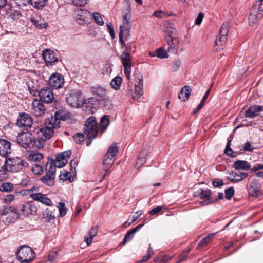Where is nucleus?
I'll return each mask as SVG.
<instances>
[{"label":"nucleus","mask_w":263,"mask_h":263,"mask_svg":"<svg viewBox=\"0 0 263 263\" xmlns=\"http://www.w3.org/2000/svg\"><path fill=\"white\" fill-rule=\"evenodd\" d=\"M249 193L253 197H258L261 194L260 185L257 180H253L250 183Z\"/></svg>","instance_id":"a878e982"},{"label":"nucleus","mask_w":263,"mask_h":263,"mask_svg":"<svg viewBox=\"0 0 263 263\" xmlns=\"http://www.w3.org/2000/svg\"><path fill=\"white\" fill-rule=\"evenodd\" d=\"M9 172H18L28 166V163L18 157L5 160L4 163Z\"/></svg>","instance_id":"423d86ee"},{"label":"nucleus","mask_w":263,"mask_h":263,"mask_svg":"<svg viewBox=\"0 0 263 263\" xmlns=\"http://www.w3.org/2000/svg\"><path fill=\"white\" fill-rule=\"evenodd\" d=\"M65 118L62 111H56L54 116L48 118L45 121L44 126L36 132L39 139L36 147L39 148L44 146L45 141L53 137L55 130L60 127V120H64Z\"/></svg>","instance_id":"f257e3e1"},{"label":"nucleus","mask_w":263,"mask_h":263,"mask_svg":"<svg viewBox=\"0 0 263 263\" xmlns=\"http://www.w3.org/2000/svg\"><path fill=\"white\" fill-rule=\"evenodd\" d=\"M233 167L236 170H248L250 168L251 165L246 161L237 160L234 163Z\"/></svg>","instance_id":"cd10ccee"},{"label":"nucleus","mask_w":263,"mask_h":263,"mask_svg":"<svg viewBox=\"0 0 263 263\" xmlns=\"http://www.w3.org/2000/svg\"><path fill=\"white\" fill-rule=\"evenodd\" d=\"M15 196L13 194H9L6 195L4 199V201L5 203H9L14 200Z\"/></svg>","instance_id":"0e129e2a"},{"label":"nucleus","mask_w":263,"mask_h":263,"mask_svg":"<svg viewBox=\"0 0 263 263\" xmlns=\"http://www.w3.org/2000/svg\"><path fill=\"white\" fill-rule=\"evenodd\" d=\"M42 57L47 64L52 65L58 61L55 53L49 49H46L43 51Z\"/></svg>","instance_id":"dca6fc26"},{"label":"nucleus","mask_w":263,"mask_h":263,"mask_svg":"<svg viewBox=\"0 0 263 263\" xmlns=\"http://www.w3.org/2000/svg\"><path fill=\"white\" fill-rule=\"evenodd\" d=\"M72 1L76 6H83L87 3V0H72Z\"/></svg>","instance_id":"774afa93"},{"label":"nucleus","mask_w":263,"mask_h":263,"mask_svg":"<svg viewBox=\"0 0 263 263\" xmlns=\"http://www.w3.org/2000/svg\"><path fill=\"white\" fill-rule=\"evenodd\" d=\"M216 234V233H214L209 234L207 236L205 237L201 240V241L198 243V246L201 247L209 244L211 242L212 239L214 238Z\"/></svg>","instance_id":"79ce46f5"},{"label":"nucleus","mask_w":263,"mask_h":263,"mask_svg":"<svg viewBox=\"0 0 263 263\" xmlns=\"http://www.w3.org/2000/svg\"><path fill=\"white\" fill-rule=\"evenodd\" d=\"M111 71L110 66L109 64H105L102 69V73L103 74H106L110 73Z\"/></svg>","instance_id":"69168bd1"},{"label":"nucleus","mask_w":263,"mask_h":263,"mask_svg":"<svg viewBox=\"0 0 263 263\" xmlns=\"http://www.w3.org/2000/svg\"><path fill=\"white\" fill-rule=\"evenodd\" d=\"M64 79L62 74L59 73H52L48 80L49 85L54 89H59L63 87Z\"/></svg>","instance_id":"9b49d317"},{"label":"nucleus","mask_w":263,"mask_h":263,"mask_svg":"<svg viewBox=\"0 0 263 263\" xmlns=\"http://www.w3.org/2000/svg\"><path fill=\"white\" fill-rule=\"evenodd\" d=\"M10 153V143L6 140L0 139V155L4 157Z\"/></svg>","instance_id":"b1692460"},{"label":"nucleus","mask_w":263,"mask_h":263,"mask_svg":"<svg viewBox=\"0 0 263 263\" xmlns=\"http://www.w3.org/2000/svg\"><path fill=\"white\" fill-rule=\"evenodd\" d=\"M138 218V216H129L128 219L125 221L123 224L122 226V227H126V224L128 226H130L133 222H135Z\"/></svg>","instance_id":"680f3d73"},{"label":"nucleus","mask_w":263,"mask_h":263,"mask_svg":"<svg viewBox=\"0 0 263 263\" xmlns=\"http://www.w3.org/2000/svg\"><path fill=\"white\" fill-rule=\"evenodd\" d=\"M127 37L125 35V33H123L122 31H120L119 32V41L121 44L122 47L124 48V51H128V44H126L124 42V39L127 40Z\"/></svg>","instance_id":"c03bdc74"},{"label":"nucleus","mask_w":263,"mask_h":263,"mask_svg":"<svg viewBox=\"0 0 263 263\" xmlns=\"http://www.w3.org/2000/svg\"><path fill=\"white\" fill-rule=\"evenodd\" d=\"M189 252L190 250H185L183 252L182 254L179 256V260L176 263H180L182 261L186 260Z\"/></svg>","instance_id":"e2e57ef3"},{"label":"nucleus","mask_w":263,"mask_h":263,"mask_svg":"<svg viewBox=\"0 0 263 263\" xmlns=\"http://www.w3.org/2000/svg\"><path fill=\"white\" fill-rule=\"evenodd\" d=\"M122 82V78L119 76H116L111 81L110 85L112 88L118 90L120 88Z\"/></svg>","instance_id":"72a5a7b5"},{"label":"nucleus","mask_w":263,"mask_h":263,"mask_svg":"<svg viewBox=\"0 0 263 263\" xmlns=\"http://www.w3.org/2000/svg\"><path fill=\"white\" fill-rule=\"evenodd\" d=\"M262 110L260 106H252L250 107L245 112V116L246 118H253L257 116L259 112Z\"/></svg>","instance_id":"5701e85b"},{"label":"nucleus","mask_w":263,"mask_h":263,"mask_svg":"<svg viewBox=\"0 0 263 263\" xmlns=\"http://www.w3.org/2000/svg\"><path fill=\"white\" fill-rule=\"evenodd\" d=\"M196 195H199L200 198L202 199H204L203 201L200 202L202 205H208L214 201H216L217 199L215 200L210 198L211 195V191L209 189L203 190L199 189L197 192H195Z\"/></svg>","instance_id":"4468645a"},{"label":"nucleus","mask_w":263,"mask_h":263,"mask_svg":"<svg viewBox=\"0 0 263 263\" xmlns=\"http://www.w3.org/2000/svg\"><path fill=\"white\" fill-rule=\"evenodd\" d=\"M130 14L129 13L124 15L123 16V24L120 27V31H122V32L125 33V35L127 36H129V29L130 28Z\"/></svg>","instance_id":"4be33fe9"},{"label":"nucleus","mask_w":263,"mask_h":263,"mask_svg":"<svg viewBox=\"0 0 263 263\" xmlns=\"http://www.w3.org/2000/svg\"><path fill=\"white\" fill-rule=\"evenodd\" d=\"M84 137H85L84 134L79 133L74 135L73 139L76 142L81 144L84 141Z\"/></svg>","instance_id":"4d7b16f0"},{"label":"nucleus","mask_w":263,"mask_h":263,"mask_svg":"<svg viewBox=\"0 0 263 263\" xmlns=\"http://www.w3.org/2000/svg\"><path fill=\"white\" fill-rule=\"evenodd\" d=\"M165 32L167 34V37H173L176 33V29L170 24L165 25L164 29Z\"/></svg>","instance_id":"ea45409f"},{"label":"nucleus","mask_w":263,"mask_h":263,"mask_svg":"<svg viewBox=\"0 0 263 263\" xmlns=\"http://www.w3.org/2000/svg\"><path fill=\"white\" fill-rule=\"evenodd\" d=\"M32 124V118L27 114H22L17 121V125L21 127L29 128Z\"/></svg>","instance_id":"aec40b11"},{"label":"nucleus","mask_w":263,"mask_h":263,"mask_svg":"<svg viewBox=\"0 0 263 263\" xmlns=\"http://www.w3.org/2000/svg\"><path fill=\"white\" fill-rule=\"evenodd\" d=\"M14 190V185L9 182H4L0 185V191L2 192H10Z\"/></svg>","instance_id":"58836bf2"},{"label":"nucleus","mask_w":263,"mask_h":263,"mask_svg":"<svg viewBox=\"0 0 263 263\" xmlns=\"http://www.w3.org/2000/svg\"><path fill=\"white\" fill-rule=\"evenodd\" d=\"M71 152L67 151L57 155L55 159L52 161L58 168H62L67 163Z\"/></svg>","instance_id":"f8f14e48"},{"label":"nucleus","mask_w":263,"mask_h":263,"mask_svg":"<svg viewBox=\"0 0 263 263\" xmlns=\"http://www.w3.org/2000/svg\"><path fill=\"white\" fill-rule=\"evenodd\" d=\"M40 100L46 103H51L54 99L52 90L48 87L41 89L38 93Z\"/></svg>","instance_id":"2eb2a0df"},{"label":"nucleus","mask_w":263,"mask_h":263,"mask_svg":"<svg viewBox=\"0 0 263 263\" xmlns=\"http://www.w3.org/2000/svg\"><path fill=\"white\" fill-rule=\"evenodd\" d=\"M146 155L145 152H143L140 154L135 165V167L137 169H139L145 162Z\"/></svg>","instance_id":"a19ab883"},{"label":"nucleus","mask_w":263,"mask_h":263,"mask_svg":"<svg viewBox=\"0 0 263 263\" xmlns=\"http://www.w3.org/2000/svg\"><path fill=\"white\" fill-rule=\"evenodd\" d=\"M156 57L160 59H165L168 57V54L166 50L160 47L156 50Z\"/></svg>","instance_id":"37998d69"},{"label":"nucleus","mask_w":263,"mask_h":263,"mask_svg":"<svg viewBox=\"0 0 263 263\" xmlns=\"http://www.w3.org/2000/svg\"><path fill=\"white\" fill-rule=\"evenodd\" d=\"M57 208L59 211V214L61 217H64L67 212V209L65 206V204L63 202H59L58 204Z\"/></svg>","instance_id":"3c124183"},{"label":"nucleus","mask_w":263,"mask_h":263,"mask_svg":"<svg viewBox=\"0 0 263 263\" xmlns=\"http://www.w3.org/2000/svg\"><path fill=\"white\" fill-rule=\"evenodd\" d=\"M16 140L18 144L24 148H33L36 143L33 136L29 133H20Z\"/></svg>","instance_id":"0eeeda50"},{"label":"nucleus","mask_w":263,"mask_h":263,"mask_svg":"<svg viewBox=\"0 0 263 263\" xmlns=\"http://www.w3.org/2000/svg\"><path fill=\"white\" fill-rule=\"evenodd\" d=\"M190 93L191 89L190 87L188 86H185L182 88L180 93L179 94L178 97L183 101H185L188 99Z\"/></svg>","instance_id":"c85d7f7f"},{"label":"nucleus","mask_w":263,"mask_h":263,"mask_svg":"<svg viewBox=\"0 0 263 263\" xmlns=\"http://www.w3.org/2000/svg\"><path fill=\"white\" fill-rule=\"evenodd\" d=\"M45 111V106L37 99H34L32 103V112L36 117L43 115Z\"/></svg>","instance_id":"6ab92c4d"},{"label":"nucleus","mask_w":263,"mask_h":263,"mask_svg":"<svg viewBox=\"0 0 263 263\" xmlns=\"http://www.w3.org/2000/svg\"><path fill=\"white\" fill-rule=\"evenodd\" d=\"M98 122L95 117L91 116L88 118L84 127L86 141V145L89 146L93 139L96 138L98 134Z\"/></svg>","instance_id":"f03ea898"},{"label":"nucleus","mask_w":263,"mask_h":263,"mask_svg":"<svg viewBox=\"0 0 263 263\" xmlns=\"http://www.w3.org/2000/svg\"><path fill=\"white\" fill-rule=\"evenodd\" d=\"M172 257V256H168L167 255H161L156 258L154 259V261L156 263H166L171 259Z\"/></svg>","instance_id":"864d4df0"},{"label":"nucleus","mask_w":263,"mask_h":263,"mask_svg":"<svg viewBox=\"0 0 263 263\" xmlns=\"http://www.w3.org/2000/svg\"><path fill=\"white\" fill-rule=\"evenodd\" d=\"M46 0H30L29 4L37 9H42L46 4Z\"/></svg>","instance_id":"2f4dec72"},{"label":"nucleus","mask_w":263,"mask_h":263,"mask_svg":"<svg viewBox=\"0 0 263 263\" xmlns=\"http://www.w3.org/2000/svg\"><path fill=\"white\" fill-rule=\"evenodd\" d=\"M57 166L54 165V163L52 161H48L46 166V173L55 176Z\"/></svg>","instance_id":"c9c22d12"},{"label":"nucleus","mask_w":263,"mask_h":263,"mask_svg":"<svg viewBox=\"0 0 263 263\" xmlns=\"http://www.w3.org/2000/svg\"><path fill=\"white\" fill-rule=\"evenodd\" d=\"M166 41L168 46V51L176 53L179 48V40L176 37H167Z\"/></svg>","instance_id":"393cba45"},{"label":"nucleus","mask_w":263,"mask_h":263,"mask_svg":"<svg viewBox=\"0 0 263 263\" xmlns=\"http://www.w3.org/2000/svg\"><path fill=\"white\" fill-rule=\"evenodd\" d=\"M43 217L47 221L52 220L55 218L52 212L49 208H46L44 211Z\"/></svg>","instance_id":"de8ad7c7"},{"label":"nucleus","mask_w":263,"mask_h":263,"mask_svg":"<svg viewBox=\"0 0 263 263\" xmlns=\"http://www.w3.org/2000/svg\"><path fill=\"white\" fill-rule=\"evenodd\" d=\"M109 124V117L108 116H104L100 121V129L101 132H104L107 128Z\"/></svg>","instance_id":"e433bc0d"},{"label":"nucleus","mask_w":263,"mask_h":263,"mask_svg":"<svg viewBox=\"0 0 263 263\" xmlns=\"http://www.w3.org/2000/svg\"><path fill=\"white\" fill-rule=\"evenodd\" d=\"M248 174L241 172H231L229 174L228 179L231 182L236 183L246 178Z\"/></svg>","instance_id":"412c9836"},{"label":"nucleus","mask_w":263,"mask_h":263,"mask_svg":"<svg viewBox=\"0 0 263 263\" xmlns=\"http://www.w3.org/2000/svg\"><path fill=\"white\" fill-rule=\"evenodd\" d=\"M83 101V96L78 90L70 92L66 97L67 104L73 107H80Z\"/></svg>","instance_id":"6e6552de"},{"label":"nucleus","mask_w":263,"mask_h":263,"mask_svg":"<svg viewBox=\"0 0 263 263\" xmlns=\"http://www.w3.org/2000/svg\"><path fill=\"white\" fill-rule=\"evenodd\" d=\"M57 253L56 251L50 252L48 255V258L45 263H53L57 259Z\"/></svg>","instance_id":"13d9d810"},{"label":"nucleus","mask_w":263,"mask_h":263,"mask_svg":"<svg viewBox=\"0 0 263 263\" xmlns=\"http://www.w3.org/2000/svg\"><path fill=\"white\" fill-rule=\"evenodd\" d=\"M231 140H229L227 144L226 149L224 150V153L228 156H231L232 157H234L235 156L234 154V152L233 150L230 148V143Z\"/></svg>","instance_id":"bf43d9fd"},{"label":"nucleus","mask_w":263,"mask_h":263,"mask_svg":"<svg viewBox=\"0 0 263 263\" xmlns=\"http://www.w3.org/2000/svg\"><path fill=\"white\" fill-rule=\"evenodd\" d=\"M81 105H82L83 110L88 114H93L96 110L95 107L89 106L87 103H84L83 101Z\"/></svg>","instance_id":"8fccbe9b"},{"label":"nucleus","mask_w":263,"mask_h":263,"mask_svg":"<svg viewBox=\"0 0 263 263\" xmlns=\"http://www.w3.org/2000/svg\"><path fill=\"white\" fill-rule=\"evenodd\" d=\"M43 155L42 153L33 152L30 153L27 156L28 160L32 162L40 161L43 159Z\"/></svg>","instance_id":"c756f323"},{"label":"nucleus","mask_w":263,"mask_h":263,"mask_svg":"<svg viewBox=\"0 0 263 263\" xmlns=\"http://www.w3.org/2000/svg\"><path fill=\"white\" fill-rule=\"evenodd\" d=\"M234 194L233 187H229L225 190V197L227 199H230Z\"/></svg>","instance_id":"052dcab7"},{"label":"nucleus","mask_w":263,"mask_h":263,"mask_svg":"<svg viewBox=\"0 0 263 263\" xmlns=\"http://www.w3.org/2000/svg\"><path fill=\"white\" fill-rule=\"evenodd\" d=\"M118 151V147L116 144H112L109 147L106 154L104 156L102 162V169L107 172L108 171L116 159V156Z\"/></svg>","instance_id":"20e7f679"},{"label":"nucleus","mask_w":263,"mask_h":263,"mask_svg":"<svg viewBox=\"0 0 263 263\" xmlns=\"http://www.w3.org/2000/svg\"><path fill=\"white\" fill-rule=\"evenodd\" d=\"M135 92L133 94V98L138 100L143 95V77L140 73L135 76Z\"/></svg>","instance_id":"ddd939ff"},{"label":"nucleus","mask_w":263,"mask_h":263,"mask_svg":"<svg viewBox=\"0 0 263 263\" xmlns=\"http://www.w3.org/2000/svg\"><path fill=\"white\" fill-rule=\"evenodd\" d=\"M92 16L95 21L98 25L100 26H102L104 25V21L99 13L97 12H94L92 14Z\"/></svg>","instance_id":"6e6d98bb"},{"label":"nucleus","mask_w":263,"mask_h":263,"mask_svg":"<svg viewBox=\"0 0 263 263\" xmlns=\"http://www.w3.org/2000/svg\"><path fill=\"white\" fill-rule=\"evenodd\" d=\"M16 256L21 263H29L35 258V253L31 247L24 245L19 248Z\"/></svg>","instance_id":"39448f33"},{"label":"nucleus","mask_w":263,"mask_h":263,"mask_svg":"<svg viewBox=\"0 0 263 263\" xmlns=\"http://www.w3.org/2000/svg\"><path fill=\"white\" fill-rule=\"evenodd\" d=\"M153 254V252L152 248L151 247V245H149V247L147 249V253L142 257V259L141 260H139L138 262L139 263H142L144 262L147 261L152 256Z\"/></svg>","instance_id":"603ef678"},{"label":"nucleus","mask_w":263,"mask_h":263,"mask_svg":"<svg viewBox=\"0 0 263 263\" xmlns=\"http://www.w3.org/2000/svg\"><path fill=\"white\" fill-rule=\"evenodd\" d=\"M101 102L105 110H110L113 107L112 101L108 98L103 99Z\"/></svg>","instance_id":"09e8293b"},{"label":"nucleus","mask_w":263,"mask_h":263,"mask_svg":"<svg viewBox=\"0 0 263 263\" xmlns=\"http://www.w3.org/2000/svg\"><path fill=\"white\" fill-rule=\"evenodd\" d=\"M59 177L60 178L61 180H63L64 181L69 180L70 182H72L73 180L71 173L69 172H67L65 170L61 171Z\"/></svg>","instance_id":"4c0bfd02"},{"label":"nucleus","mask_w":263,"mask_h":263,"mask_svg":"<svg viewBox=\"0 0 263 263\" xmlns=\"http://www.w3.org/2000/svg\"><path fill=\"white\" fill-rule=\"evenodd\" d=\"M54 176L46 173V175L41 177V180L44 184L51 186L54 184Z\"/></svg>","instance_id":"7c9ffc66"},{"label":"nucleus","mask_w":263,"mask_h":263,"mask_svg":"<svg viewBox=\"0 0 263 263\" xmlns=\"http://www.w3.org/2000/svg\"><path fill=\"white\" fill-rule=\"evenodd\" d=\"M163 207L162 206H158L153 208L152 210H151L149 212L151 215H153L159 213L160 211L162 210Z\"/></svg>","instance_id":"338daca9"},{"label":"nucleus","mask_w":263,"mask_h":263,"mask_svg":"<svg viewBox=\"0 0 263 263\" xmlns=\"http://www.w3.org/2000/svg\"><path fill=\"white\" fill-rule=\"evenodd\" d=\"M31 22L37 28H46L48 26V24L42 19L31 18Z\"/></svg>","instance_id":"f704fd0d"},{"label":"nucleus","mask_w":263,"mask_h":263,"mask_svg":"<svg viewBox=\"0 0 263 263\" xmlns=\"http://www.w3.org/2000/svg\"><path fill=\"white\" fill-rule=\"evenodd\" d=\"M98 227H93L89 232V237L85 238V241L88 246L90 245L92 242L93 238L97 234Z\"/></svg>","instance_id":"473e14b6"},{"label":"nucleus","mask_w":263,"mask_h":263,"mask_svg":"<svg viewBox=\"0 0 263 263\" xmlns=\"http://www.w3.org/2000/svg\"><path fill=\"white\" fill-rule=\"evenodd\" d=\"M143 226L144 224H140L128 232L125 235L122 244L125 245L127 241L131 240L134 237L135 233L138 231Z\"/></svg>","instance_id":"bb28decb"},{"label":"nucleus","mask_w":263,"mask_h":263,"mask_svg":"<svg viewBox=\"0 0 263 263\" xmlns=\"http://www.w3.org/2000/svg\"><path fill=\"white\" fill-rule=\"evenodd\" d=\"M229 24L228 22L224 23L221 26L219 34L217 37L215 44L216 46H222L227 40V35L229 32Z\"/></svg>","instance_id":"9d476101"},{"label":"nucleus","mask_w":263,"mask_h":263,"mask_svg":"<svg viewBox=\"0 0 263 263\" xmlns=\"http://www.w3.org/2000/svg\"><path fill=\"white\" fill-rule=\"evenodd\" d=\"M263 15V0H259L254 4L250 11L248 22L250 26H253Z\"/></svg>","instance_id":"7ed1b4c3"},{"label":"nucleus","mask_w":263,"mask_h":263,"mask_svg":"<svg viewBox=\"0 0 263 263\" xmlns=\"http://www.w3.org/2000/svg\"><path fill=\"white\" fill-rule=\"evenodd\" d=\"M31 170L33 172V174L36 175H40L43 172V169L42 166L39 164H34L32 165L31 166Z\"/></svg>","instance_id":"5fc2aeb1"},{"label":"nucleus","mask_w":263,"mask_h":263,"mask_svg":"<svg viewBox=\"0 0 263 263\" xmlns=\"http://www.w3.org/2000/svg\"><path fill=\"white\" fill-rule=\"evenodd\" d=\"M8 172L7 168L6 167L5 164H3L0 167V181L5 180L8 178Z\"/></svg>","instance_id":"a18cd8bd"},{"label":"nucleus","mask_w":263,"mask_h":263,"mask_svg":"<svg viewBox=\"0 0 263 263\" xmlns=\"http://www.w3.org/2000/svg\"><path fill=\"white\" fill-rule=\"evenodd\" d=\"M84 103H87L89 106L91 107H95V108H97L99 104V100L96 98H90L84 101Z\"/></svg>","instance_id":"49530a36"},{"label":"nucleus","mask_w":263,"mask_h":263,"mask_svg":"<svg viewBox=\"0 0 263 263\" xmlns=\"http://www.w3.org/2000/svg\"><path fill=\"white\" fill-rule=\"evenodd\" d=\"M30 197L34 201L41 202L46 206L52 205V202L46 195L41 193H34L30 195Z\"/></svg>","instance_id":"f3484780"},{"label":"nucleus","mask_w":263,"mask_h":263,"mask_svg":"<svg viewBox=\"0 0 263 263\" xmlns=\"http://www.w3.org/2000/svg\"><path fill=\"white\" fill-rule=\"evenodd\" d=\"M132 56L128 51H124L121 55L122 63L124 67V72L127 79H130Z\"/></svg>","instance_id":"1a4fd4ad"},{"label":"nucleus","mask_w":263,"mask_h":263,"mask_svg":"<svg viewBox=\"0 0 263 263\" xmlns=\"http://www.w3.org/2000/svg\"><path fill=\"white\" fill-rule=\"evenodd\" d=\"M21 210L23 215L28 217L30 215H36L37 209L32 202H28L22 205Z\"/></svg>","instance_id":"a211bd4d"}]
</instances>
